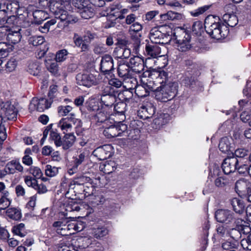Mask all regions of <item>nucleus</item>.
Segmentation results:
<instances>
[{"instance_id": "nucleus-30", "label": "nucleus", "mask_w": 251, "mask_h": 251, "mask_svg": "<svg viewBox=\"0 0 251 251\" xmlns=\"http://www.w3.org/2000/svg\"><path fill=\"white\" fill-rule=\"evenodd\" d=\"M223 19L227 25L231 27L235 26L238 23V18L234 14H225L223 15Z\"/></svg>"}, {"instance_id": "nucleus-36", "label": "nucleus", "mask_w": 251, "mask_h": 251, "mask_svg": "<svg viewBox=\"0 0 251 251\" xmlns=\"http://www.w3.org/2000/svg\"><path fill=\"white\" fill-rule=\"evenodd\" d=\"M35 23L40 24L48 17V14L43 10H37L33 12Z\"/></svg>"}, {"instance_id": "nucleus-52", "label": "nucleus", "mask_w": 251, "mask_h": 251, "mask_svg": "<svg viewBox=\"0 0 251 251\" xmlns=\"http://www.w3.org/2000/svg\"><path fill=\"white\" fill-rule=\"evenodd\" d=\"M145 83V85H147V89L149 92L150 91L154 92L155 95L160 88V85L156 83L155 81L149 80Z\"/></svg>"}, {"instance_id": "nucleus-40", "label": "nucleus", "mask_w": 251, "mask_h": 251, "mask_svg": "<svg viewBox=\"0 0 251 251\" xmlns=\"http://www.w3.org/2000/svg\"><path fill=\"white\" fill-rule=\"evenodd\" d=\"M233 156L238 160L249 159V151L244 149H238L235 151Z\"/></svg>"}, {"instance_id": "nucleus-64", "label": "nucleus", "mask_w": 251, "mask_h": 251, "mask_svg": "<svg viewBox=\"0 0 251 251\" xmlns=\"http://www.w3.org/2000/svg\"><path fill=\"white\" fill-rule=\"evenodd\" d=\"M22 163L27 166H30L33 164L32 157L28 155H24L22 159Z\"/></svg>"}, {"instance_id": "nucleus-45", "label": "nucleus", "mask_w": 251, "mask_h": 251, "mask_svg": "<svg viewBox=\"0 0 251 251\" xmlns=\"http://www.w3.org/2000/svg\"><path fill=\"white\" fill-rule=\"evenodd\" d=\"M29 174L32 175L34 178L39 179L41 178L43 176V173L41 169L35 166H31L29 169L26 170Z\"/></svg>"}, {"instance_id": "nucleus-50", "label": "nucleus", "mask_w": 251, "mask_h": 251, "mask_svg": "<svg viewBox=\"0 0 251 251\" xmlns=\"http://www.w3.org/2000/svg\"><path fill=\"white\" fill-rule=\"evenodd\" d=\"M228 233L233 239L236 241L239 240L241 237V233L237 225L235 228L230 229Z\"/></svg>"}, {"instance_id": "nucleus-46", "label": "nucleus", "mask_w": 251, "mask_h": 251, "mask_svg": "<svg viewBox=\"0 0 251 251\" xmlns=\"http://www.w3.org/2000/svg\"><path fill=\"white\" fill-rule=\"evenodd\" d=\"M68 53V51L65 49L58 50L56 53V61L57 62H62L64 61L67 59Z\"/></svg>"}, {"instance_id": "nucleus-19", "label": "nucleus", "mask_w": 251, "mask_h": 251, "mask_svg": "<svg viewBox=\"0 0 251 251\" xmlns=\"http://www.w3.org/2000/svg\"><path fill=\"white\" fill-rule=\"evenodd\" d=\"M110 80L108 79L107 83H106L102 87V93L101 96V102L102 107L105 106L108 107L109 106L110 101Z\"/></svg>"}, {"instance_id": "nucleus-20", "label": "nucleus", "mask_w": 251, "mask_h": 251, "mask_svg": "<svg viewBox=\"0 0 251 251\" xmlns=\"http://www.w3.org/2000/svg\"><path fill=\"white\" fill-rule=\"evenodd\" d=\"M117 10L113 13L112 12L114 11V8H111V27L114 26V22L112 21H117V23H120L119 20L125 18L123 14L127 11L126 9L120 10L121 6L119 4L117 5Z\"/></svg>"}, {"instance_id": "nucleus-4", "label": "nucleus", "mask_w": 251, "mask_h": 251, "mask_svg": "<svg viewBox=\"0 0 251 251\" xmlns=\"http://www.w3.org/2000/svg\"><path fill=\"white\" fill-rule=\"evenodd\" d=\"M173 36L176 40L177 49L182 52L187 51L192 47L190 35L182 28H177L174 30Z\"/></svg>"}, {"instance_id": "nucleus-61", "label": "nucleus", "mask_w": 251, "mask_h": 251, "mask_svg": "<svg viewBox=\"0 0 251 251\" xmlns=\"http://www.w3.org/2000/svg\"><path fill=\"white\" fill-rule=\"evenodd\" d=\"M239 223V221L237 222V227H239L241 234H248L251 231V228L249 226L243 224L239 225L238 224Z\"/></svg>"}, {"instance_id": "nucleus-55", "label": "nucleus", "mask_w": 251, "mask_h": 251, "mask_svg": "<svg viewBox=\"0 0 251 251\" xmlns=\"http://www.w3.org/2000/svg\"><path fill=\"white\" fill-rule=\"evenodd\" d=\"M45 42L43 36H32L29 38V42L34 46H37L42 45Z\"/></svg>"}, {"instance_id": "nucleus-49", "label": "nucleus", "mask_w": 251, "mask_h": 251, "mask_svg": "<svg viewBox=\"0 0 251 251\" xmlns=\"http://www.w3.org/2000/svg\"><path fill=\"white\" fill-rule=\"evenodd\" d=\"M17 66V61L15 58L9 59L5 65V70L8 72L14 71Z\"/></svg>"}, {"instance_id": "nucleus-16", "label": "nucleus", "mask_w": 251, "mask_h": 251, "mask_svg": "<svg viewBox=\"0 0 251 251\" xmlns=\"http://www.w3.org/2000/svg\"><path fill=\"white\" fill-rule=\"evenodd\" d=\"M1 29L6 31L5 34L7 36V38L11 43L16 44L20 41L21 35L19 32L20 29L19 28L17 30H15L13 27L8 28L7 26H3L1 27Z\"/></svg>"}, {"instance_id": "nucleus-62", "label": "nucleus", "mask_w": 251, "mask_h": 251, "mask_svg": "<svg viewBox=\"0 0 251 251\" xmlns=\"http://www.w3.org/2000/svg\"><path fill=\"white\" fill-rule=\"evenodd\" d=\"M8 53V48L5 43H0V58L6 56Z\"/></svg>"}, {"instance_id": "nucleus-18", "label": "nucleus", "mask_w": 251, "mask_h": 251, "mask_svg": "<svg viewBox=\"0 0 251 251\" xmlns=\"http://www.w3.org/2000/svg\"><path fill=\"white\" fill-rule=\"evenodd\" d=\"M155 112V107L149 104L146 106H142L138 110L137 113L139 117L143 119H147L151 117Z\"/></svg>"}, {"instance_id": "nucleus-53", "label": "nucleus", "mask_w": 251, "mask_h": 251, "mask_svg": "<svg viewBox=\"0 0 251 251\" xmlns=\"http://www.w3.org/2000/svg\"><path fill=\"white\" fill-rule=\"evenodd\" d=\"M145 83V85H147V89L149 92L150 91L154 92L155 95L160 88V85L156 83L155 81L149 80Z\"/></svg>"}, {"instance_id": "nucleus-24", "label": "nucleus", "mask_w": 251, "mask_h": 251, "mask_svg": "<svg viewBox=\"0 0 251 251\" xmlns=\"http://www.w3.org/2000/svg\"><path fill=\"white\" fill-rule=\"evenodd\" d=\"M115 73H117L118 76L120 77L125 78L128 76H130L129 66L128 64H122L117 65L115 68Z\"/></svg>"}, {"instance_id": "nucleus-26", "label": "nucleus", "mask_w": 251, "mask_h": 251, "mask_svg": "<svg viewBox=\"0 0 251 251\" xmlns=\"http://www.w3.org/2000/svg\"><path fill=\"white\" fill-rule=\"evenodd\" d=\"M75 140V137L72 133L65 134L62 140V148L67 150L71 147Z\"/></svg>"}, {"instance_id": "nucleus-33", "label": "nucleus", "mask_w": 251, "mask_h": 251, "mask_svg": "<svg viewBox=\"0 0 251 251\" xmlns=\"http://www.w3.org/2000/svg\"><path fill=\"white\" fill-rule=\"evenodd\" d=\"M109 61L110 55L108 54H105L102 57L100 63V69L104 75H109L110 73Z\"/></svg>"}, {"instance_id": "nucleus-51", "label": "nucleus", "mask_w": 251, "mask_h": 251, "mask_svg": "<svg viewBox=\"0 0 251 251\" xmlns=\"http://www.w3.org/2000/svg\"><path fill=\"white\" fill-rule=\"evenodd\" d=\"M72 110L73 107L70 105H61L57 108V111L59 115L62 117L67 116Z\"/></svg>"}, {"instance_id": "nucleus-9", "label": "nucleus", "mask_w": 251, "mask_h": 251, "mask_svg": "<svg viewBox=\"0 0 251 251\" xmlns=\"http://www.w3.org/2000/svg\"><path fill=\"white\" fill-rule=\"evenodd\" d=\"M52 100L51 99L47 100L44 98L38 99L34 98L29 106V109L30 111L37 110L39 112H43L45 110L48 109L52 103Z\"/></svg>"}, {"instance_id": "nucleus-44", "label": "nucleus", "mask_w": 251, "mask_h": 251, "mask_svg": "<svg viewBox=\"0 0 251 251\" xmlns=\"http://www.w3.org/2000/svg\"><path fill=\"white\" fill-rule=\"evenodd\" d=\"M219 169L218 168L214 169L213 173L214 175H217L218 177L215 180V184L218 187H223L226 184V180L222 176H219Z\"/></svg>"}, {"instance_id": "nucleus-39", "label": "nucleus", "mask_w": 251, "mask_h": 251, "mask_svg": "<svg viewBox=\"0 0 251 251\" xmlns=\"http://www.w3.org/2000/svg\"><path fill=\"white\" fill-rule=\"evenodd\" d=\"M50 139L54 142L56 146H61L62 138L57 131L54 130H50Z\"/></svg>"}, {"instance_id": "nucleus-42", "label": "nucleus", "mask_w": 251, "mask_h": 251, "mask_svg": "<svg viewBox=\"0 0 251 251\" xmlns=\"http://www.w3.org/2000/svg\"><path fill=\"white\" fill-rule=\"evenodd\" d=\"M248 186V181L243 178L237 180L235 183V188L237 191L240 192H243L246 190H247Z\"/></svg>"}, {"instance_id": "nucleus-60", "label": "nucleus", "mask_w": 251, "mask_h": 251, "mask_svg": "<svg viewBox=\"0 0 251 251\" xmlns=\"http://www.w3.org/2000/svg\"><path fill=\"white\" fill-rule=\"evenodd\" d=\"M4 121L0 119V141L3 142L7 137L5 127L3 124Z\"/></svg>"}, {"instance_id": "nucleus-56", "label": "nucleus", "mask_w": 251, "mask_h": 251, "mask_svg": "<svg viewBox=\"0 0 251 251\" xmlns=\"http://www.w3.org/2000/svg\"><path fill=\"white\" fill-rule=\"evenodd\" d=\"M210 5H204L199 7L197 9L191 11L190 14L193 17H198L199 15L204 13L206 11L209 9Z\"/></svg>"}, {"instance_id": "nucleus-29", "label": "nucleus", "mask_w": 251, "mask_h": 251, "mask_svg": "<svg viewBox=\"0 0 251 251\" xmlns=\"http://www.w3.org/2000/svg\"><path fill=\"white\" fill-rule=\"evenodd\" d=\"M6 216L14 220H19L22 217L21 210L16 207H9L5 211Z\"/></svg>"}, {"instance_id": "nucleus-15", "label": "nucleus", "mask_w": 251, "mask_h": 251, "mask_svg": "<svg viewBox=\"0 0 251 251\" xmlns=\"http://www.w3.org/2000/svg\"><path fill=\"white\" fill-rule=\"evenodd\" d=\"M237 160L234 156L225 158L222 163V168L225 174H229L236 171Z\"/></svg>"}, {"instance_id": "nucleus-13", "label": "nucleus", "mask_w": 251, "mask_h": 251, "mask_svg": "<svg viewBox=\"0 0 251 251\" xmlns=\"http://www.w3.org/2000/svg\"><path fill=\"white\" fill-rule=\"evenodd\" d=\"M215 218L220 223L230 224L235 220L233 213L229 210L219 209L216 211Z\"/></svg>"}, {"instance_id": "nucleus-3", "label": "nucleus", "mask_w": 251, "mask_h": 251, "mask_svg": "<svg viewBox=\"0 0 251 251\" xmlns=\"http://www.w3.org/2000/svg\"><path fill=\"white\" fill-rule=\"evenodd\" d=\"M74 218L64 217L54 222L52 225L53 229L57 233L62 236H68L74 234L78 230L75 223H72L71 220Z\"/></svg>"}, {"instance_id": "nucleus-23", "label": "nucleus", "mask_w": 251, "mask_h": 251, "mask_svg": "<svg viewBox=\"0 0 251 251\" xmlns=\"http://www.w3.org/2000/svg\"><path fill=\"white\" fill-rule=\"evenodd\" d=\"M250 160L249 159H240V160H237L236 170L238 173L241 175H245L248 173L249 170V167L250 166Z\"/></svg>"}, {"instance_id": "nucleus-41", "label": "nucleus", "mask_w": 251, "mask_h": 251, "mask_svg": "<svg viewBox=\"0 0 251 251\" xmlns=\"http://www.w3.org/2000/svg\"><path fill=\"white\" fill-rule=\"evenodd\" d=\"M91 180L89 177L84 176H80L79 177L75 178L71 182L70 186L72 187L75 185H83L85 183L88 182Z\"/></svg>"}, {"instance_id": "nucleus-27", "label": "nucleus", "mask_w": 251, "mask_h": 251, "mask_svg": "<svg viewBox=\"0 0 251 251\" xmlns=\"http://www.w3.org/2000/svg\"><path fill=\"white\" fill-rule=\"evenodd\" d=\"M169 115L168 114L161 113L157 118H155L152 123L153 127L154 128H160L162 126L167 123Z\"/></svg>"}, {"instance_id": "nucleus-10", "label": "nucleus", "mask_w": 251, "mask_h": 251, "mask_svg": "<svg viewBox=\"0 0 251 251\" xmlns=\"http://www.w3.org/2000/svg\"><path fill=\"white\" fill-rule=\"evenodd\" d=\"M76 80L78 84L87 87H90L98 82V79L91 74H78L76 76Z\"/></svg>"}, {"instance_id": "nucleus-31", "label": "nucleus", "mask_w": 251, "mask_h": 251, "mask_svg": "<svg viewBox=\"0 0 251 251\" xmlns=\"http://www.w3.org/2000/svg\"><path fill=\"white\" fill-rule=\"evenodd\" d=\"M176 13L169 11L167 13L160 15L157 22L159 24L166 25L168 21L176 19Z\"/></svg>"}, {"instance_id": "nucleus-43", "label": "nucleus", "mask_w": 251, "mask_h": 251, "mask_svg": "<svg viewBox=\"0 0 251 251\" xmlns=\"http://www.w3.org/2000/svg\"><path fill=\"white\" fill-rule=\"evenodd\" d=\"M13 232L16 235H19L21 237H24L25 235L26 232L25 231V226L23 223L14 226L12 229Z\"/></svg>"}, {"instance_id": "nucleus-59", "label": "nucleus", "mask_w": 251, "mask_h": 251, "mask_svg": "<svg viewBox=\"0 0 251 251\" xmlns=\"http://www.w3.org/2000/svg\"><path fill=\"white\" fill-rule=\"evenodd\" d=\"M89 3L87 0H73V5L78 9V11H80L85 6V5H87Z\"/></svg>"}, {"instance_id": "nucleus-25", "label": "nucleus", "mask_w": 251, "mask_h": 251, "mask_svg": "<svg viewBox=\"0 0 251 251\" xmlns=\"http://www.w3.org/2000/svg\"><path fill=\"white\" fill-rule=\"evenodd\" d=\"M127 126L121 123V121L118 122L117 125H111V137H114L120 136V134L126 131Z\"/></svg>"}, {"instance_id": "nucleus-28", "label": "nucleus", "mask_w": 251, "mask_h": 251, "mask_svg": "<svg viewBox=\"0 0 251 251\" xmlns=\"http://www.w3.org/2000/svg\"><path fill=\"white\" fill-rule=\"evenodd\" d=\"M230 203L232 206L233 210L237 213L242 214L245 210V205L242 200L234 198L230 200Z\"/></svg>"}, {"instance_id": "nucleus-1", "label": "nucleus", "mask_w": 251, "mask_h": 251, "mask_svg": "<svg viewBox=\"0 0 251 251\" xmlns=\"http://www.w3.org/2000/svg\"><path fill=\"white\" fill-rule=\"evenodd\" d=\"M204 27L206 32L213 39L220 40L225 38L229 33L228 27L222 25L217 16L209 15L205 19Z\"/></svg>"}, {"instance_id": "nucleus-63", "label": "nucleus", "mask_w": 251, "mask_h": 251, "mask_svg": "<svg viewBox=\"0 0 251 251\" xmlns=\"http://www.w3.org/2000/svg\"><path fill=\"white\" fill-rule=\"evenodd\" d=\"M85 155L84 153H81L78 155L77 157L74 158V165L75 166V169H77V167L80 165L84 160Z\"/></svg>"}, {"instance_id": "nucleus-32", "label": "nucleus", "mask_w": 251, "mask_h": 251, "mask_svg": "<svg viewBox=\"0 0 251 251\" xmlns=\"http://www.w3.org/2000/svg\"><path fill=\"white\" fill-rule=\"evenodd\" d=\"M11 200L9 197V193L7 191L3 192V195L0 198V212L8 208L11 204Z\"/></svg>"}, {"instance_id": "nucleus-47", "label": "nucleus", "mask_w": 251, "mask_h": 251, "mask_svg": "<svg viewBox=\"0 0 251 251\" xmlns=\"http://www.w3.org/2000/svg\"><path fill=\"white\" fill-rule=\"evenodd\" d=\"M108 233V230L104 227L94 228L92 234L97 238L102 237Z\"/></svg>"}, {"instance_id": "nucleus-11", "label": "nucleus", "mask_w": 251, "mask_h": 251, "mask_svg": "<svg viewBox=\"0 0 251 251\" xmlns=\"http://www.w3.org/2000/svg\"><path fill=\"white\" fill-rule=\"evenodd\" d=\"M145 77L155 78V82L159 85L167 83V74L165 71H157L154 70L146 71L143 74Z\"/></svg>"}, {"instance_id": "nucleus-57", "label": "nucleus", "mask_w": 251, "mask_h": 251, "mask_svg": "<svg viewBox=\"0 0 251 251\" xmlns=\"http://www.w3.org/2000/svg\"><path fill=\"white\" fill-rule=\"evenodd\" d=\"M28 72L33 75H37L40 71L39 66L35 63H31L28 65Z\"/></svg>"}, {"instance_id": "nucleus-34", "label": "nucleus", "mask_w": 251, "mask_h": 251, "mask_svg": "<svg viewBox=\"0 0 251 251\" xmlns=\"http://www.w3.org/2000/svg\"><path fill=\"white\" fill-rule=\"evenodd\" d=\"M85 5V6L80 11H78V12H79L82 18L88 19L93 16L94 9L90 3Z\"/></svg>"}, {"instance_id": "nucleus-37", "label": "nucleus", "mask_w": 251, "mask_h": 251, "mask_svg": "<svg viewBox=\"0 0 251 251\" xmlns=\"http://www.w3.org/2000/svg\"><path fill=\"white\" fill-rule=\"evenodd\" d=\"M135 92L139 97L141 98L148 96L150 93L149 91L147 89V85H145V82H143L142 85H137L135 89Z\"/></svg>"}, {"instance_id": "nucleus-12", "label": "nucleus", "mask_w": 251, "mask_h": 251, "mask_svg": "<svg viewBox=\"0 0 251 251\" xmlns=\"http://www.w3.org/2000/svg\"><path fill=\"white\" fill-rule=\"evenodd\" d=\"M150 39L151 42L156 44H165L170 41L169 35L162 33L156 28H152L151 30Z\"/></svg>"}, {"instance_id": "nucleus-14", "label": "nucleus", "mask_w": 251, "mask_h": 251, "mask_svg": "<svg viewBox=\"0 0 251 251\" xmlns=\"http://www.w3.org/2000/svg\"><path fill=\"white\" fill-rule=\"evenodd\" d=\"M16 171L20 173L24 172V167L17 160H12L8 162L4 167L3 172L8 175L14 174Z\"/></svg>"}, {"instance_id": "nucleus-21", "label": "nucleus", "mask_w": 251, "mask_h": 251, "mask_svg": "<svg viewBox=\"0 0 251 251\" xmlns=\"http://www.w3.org/2000/svg\"><path fill=\"white\" fill-rule=\"evenodd\" d=\"M111 63L112 66L111 67V94H113V91H117V90H113L112 87H115L116 88H119L122 85L123 82L122 80L115 78V68L113 63V60L111 58Z\"/></svg>"}, {"instance_id": "nucleus-22", "label": "nucleus", "mask_w": 251, "mask_h": 251, "mask_svg": "<svg viewBox=\"0 0 251 251\" xmlns=\"http://www.w3.org/2000/svg\"><path fill=\"white\" fill-rule=\"evenodd\" d=\"M146 51L148 55L152 58H156L163 55L161 54L160 48L156 44L154 45L149 44L147 45L146 47Z\"/></svg>"}, {"instance_id": "nucleus-48", "label": "nucleus", "mask_w": 251, "mask_h": 251, "mask_svg": "<svg viewBox=\"0 0 251 251\" xmlns=\"http://www.w3.org/2000/svg\"><path fill=\"white\" fill-rule=\"evenodd\" d=\"M58 173V168L47 165L46 166L45 174L49 177L55 176Z\"/></svg>"}, {"instance_id": "nucleus-17", "label": "nucleus", "mask_w": 251, "mask_h": 251, "mask_svg": "<svg viewBox=\"0 0 251 251\" xmlns=\"http://www.w3.org/2000/svg\"><path fill=\"white\" fill-rule=\"evenodd\" d=\"M128 65L132 71L140 73L144 68V60L139 56H134L130 59Z\"/></svg>"}, {"instance_id": "nucleus-5", "label": "nucleus", "mask_w": 251, "mask_h": 251, "mask_svg": "<svg viewBox=\"0 0 251 251\" xmlns=\"http://www.w3.org/2000/svg\"><path fill=\"white\" fill-rule=\"evenodd\" d=\"M177 91V83L169 82L160 85L159 91L155 94V98L159 101L167 102L175 98Z\"/></svg>"}, {"instance_id": "nucleus-58", "label": "nucleus", "mask_w": 251, "mask_h": 251, "mask_svg": "<svg viewBox=\"0 0 251 251\" xmlns=\"http://www.w3.org/2000/svg\"><path fill=\"white\" fill-rule=\"evenodd\" d=\"M24 181L27 186L32 187L33 189L35 188L37 183V180L36 178L32 177L29 176H24Z\"/></svg>"}, {"instance_id": "nucleus-35", "label": "nucleus", "mask_w": 251, "mask_h": 251, "mask_svg": "<svg viewBox=\"0 0 251 251\" xmlns=\"http://www.w3.org/2000/svg\"><path fill=\"white\" fill-rule=\"evenodd\" d=\"M124 86L127 89H135L137 86V81L136 79L133 77L128 76L124 78Z\"/></svg>"}, {"instance_id": "nucleus-7", "label": "nucleus", "mask_w": 251, "mask_h": 251, "mask_svg": "<svg viewBox=\"0 0 251 251\" xmlns=\"http://www.w3.org/2000/svg\"><path fill=\"white\" fill-rule=\"evenodd\" d=\"M80 120L75 117L74 113H71L69 116L62 118L57 124V127L60 129L64 134L71 132L73 126L79 124Z\"/></svg>"}, {"instance_id": "nucleus-6", "label": "nucleus", "mask_w": 251, "mask_h": 251, "mask_svg": "<svg viewBox=\"0 0 251 251\" xmlns=\"http://www.w3.org/2000/svg\"><path fill=\"white\" fill-rule=\"evenodd\" d=\"M17 110L11 102L6 101L1 104L0 109V119L4 121L16 119Z\"/></svg>"}, {"instance_id": "nucleus-54", "label": "nucleus", "mask_w": 251, "mask_h": 251, "mask_svg": "<svg viewBox=\"0 0 251 251\" xmlns=\"http://www.w3.org/2000/svg\"><path fill=\"white\" fill-rule=\"evenodd\" d=\"M192 32L197 35H201L202 31V24L200 21H196L193 23L192 27Z\"/></svg>"}, {"instance_id": "nucleus-8", "label": "nucleus", "mask_w": 251, "mask_h": 251, "mask_svg": "<svg viewBox=\"0 0 251 251\" xmlns=\"http://www.w3.org/2000/svg\"><path fill=\"white\" fill-rule=\"evenodd\" d=\"M113 94H111V101L114 100L115 102H116V103H113L114 111L115 114H119L121 117V120L124 121L125 119L124 112L126 106V104L123 101L124 100H121L124 96V93L119 92V91L116 92L113 91Z\"/></svg>"}, {"instance_id": "nucleus-2", "label": "nucleus", "mask_w": 251, "mask_h": 251, "mask_svg": "<svg viewBox=\"0 0 251 251\" xmlns=\"http://www.w3.org/2000/svg\"><path fill=\"white\" fill-rule=\"evenodd\" d=\"M48 6L50 11L55 15L56 18L62 21L71 22V17L67 10L71 8V0H49Z\"/></svg>"}, {"instance_id": "nucleus-38", "label": "nucleus", "mask_w": 251, "mask_h": 251, "mask_svg": "<svg viewBox=\"0 0 251 251\" xmlns=\"http://www.w3.org/2000/svg\"><path fill=\"white\" fill-rule=\"evenodd\" d=\"M219 150L223 152L226 153L230 149V140L227 137L221 139L219 144Z\"/></svg>"}]
</instances>
